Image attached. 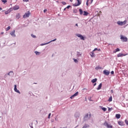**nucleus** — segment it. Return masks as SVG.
<instances>
[{
    "label": "nucleus",
    "instance_id": "obj_1",
    "mask_svg": "<svg viewBox=\"0 0 128 128\" xmlns=\"http://www.w3.org/2000/svg\"><path fill=\"white\" fill-rule=\"evenodd\" d=\"M126 20H124V22L118 21L117 22V24L118 26H124L126 24Z\"/></svg>",
    "mask_w": 128,
    "mask_h": 128
},
{
    "label": "nucleus",
    "instance_id": "obj_2",
    "mask_svg": "<svg viewBox=\"0 0 128 128\" xmlns=\"http://www.w3.org/2000/svg\"><path fill=\"white\" fill-rule=\"evenodd\" d=\"M120 40L122 42H128V38L122 35L120 36Z\"/></svg>",
    "mask_w": 128,
    "mask_h": 128
},
{
    "label": "nucleus",
    "instance_id": "obj_3",
    "mask_svg": "<svg viewBox=\"0 0 128 128\" xmlns=\"http://www.w3.org/2000/svg\"><path fill=\"white\" fill-rule=\"evenodd\" d=\"M104 126H106L107 128H112V126L110 125V124H108V123L106 121H105Z\"/></svg>",
    "mask_w": 128,
    "mask_h": 128
},
{
    "label": "nucleus",
    "instance_id": "obj_4",
    "mask_svg": "<svg viewBox=\"0 0 128 128\" xmlns=\"http://www.w3.org/2000/svg\"><path fill=\"white\" fill-rule=\"evenodd\" d=\"M90 114H86L85 115L84 118V120H90Z\"/></svg>",
    "mask_w": 128,
    "mask_h": 128
},
{
    "label": "nucleus",
    "instance_id": "obj_5",
    "mask_svg": "<svg viewBox=\"0 0 128 128\" xmlns=\"http://www.w3.org/2000/svg\"><path fill=\"white\" fill-rule=\"evenodd\" d=\"M78 4L76 3L73 4L74 6H80L82 4V0H77Z\"/></svg>",
    "mask_w": 128,
    "mask_h": 128
},
{
    "label": "nucleus",
    "instance_id": "obj_6",
    "mask_svg": "<svg viewBox=\"0 0 128 128\" xmlns=\"http://www.w3.org/2000/svg\"><path fill=\"white\" fill-rule=\"evenodd\" d=\"M80 112H76L74 114V116L76 118L77 120H78L80 118Z\"/></svg>",
    "mask_w": 128,
    "mask_h": 128
},
{
    "label": "nucleus",
    "instance_id": "obj_7",
    "mask_svg": "<svg viewBox=\"0 0 128 128\" xmlns=\"http://www.w3.org/2000/svg\"><path fill=\"white\" fill-rule=\"evenodd\" d=\"M30 16V12H28L25 13V14L23 16L24 18H28Z\"/></svg>",
    "mask_w": 128,
    "mask_h": 128
},
{
    "label": "nucleus",
    "instance_id": "obj_8",
    "mask_svg": "<svg viewBox=\"0 0 128 128\" xmlns=\"http://www.w3.org/2000/svg\"><path fill=\"white\" fill-rule=\"evenodd\" d=\"M10 36H12V38H16V30H13L12 32H10Z\"/></svg>",
    "mask_w": 128,
    "mask_h": 128
},
{
    "label": "nucleus",
    "instance_id": "obj_9",
    "mask_svg": "<svg viewBox=\"0 0 128 128\" xmlns=\"http://www.w3.org/2000/svg\"><path fill=\"white\" fill-rule=\"evenodd\" d=\"M76 36L78 38H80V40H84V36H82V35L80 34H76Z\"/></svg>",
    "mask_w": 128,
    "mask_h": 128
},
{
    "label": "nucleus",
    "instance_id": "obj_10",
    "mask_svg": "<svg viewBox=\"0 0 128 128\" xmlns=\"http://www.w3.org/2000/svg\"><path fill=\"white\" fill-rule=\"evenodd\" d=\"M14 90L16 92H18V94H20V90H18L16 88V84L14 85Z\"/></svg>",
    "mask_w": 128,
    "mask_h": 128
},
{
    "label": "nucleus",
    "instance_id": "obj_11",
    "mask_svg": "<svg viewBox=\"0 0 128 128\" xmlns=\"http://www.w3.org/2000/svg\"><path fill=\"white\" fill-rule=\"evenodd\" d=\"M82 52H76V56L77 58H80V57L82 56Z\"/></svg>",
    "mask_w": 128,
    "mask_h": 128
},
{
    "label": "nucleus",
    "instance_id": "obj_12",
    "mask_svg": "<svg viewBox=\"0 0 128 128\" xmlns=\"http://www.w3.org/2000/svg\"><path fill=\"white\" fill-rule=\"evenodd\" d=\"M128 56V54H122V53H119L117 55V56H118V58H122V56Z\"/></svg>",
    "mask_w": 128,
    "mask_h": 128
},
{
    "label": "nucleus",
    "instance_id": "obj_13",
    "mask_svg": "<svg viewBox=\"0 0 128 128\" xmlns=\"http://www.w3.org/2000/svg\"><path fill=\"white\" fill-rule=\"evenodd\" d=\"M20 9V6H18L16 5L12 7V10H18Z\"/></svg>",
    "mask_w": 128,
    "mask_h": 128
},
{
    "label": "nucleus",
    "instance_id": "obj_14",
    "mask_svg": "<svg viewBox=\"0 0 128 128\" xmlns=\"http://www.w3.org/2000/svg\"><path fill=\"white\" fill-rule=\"evenodd\" d=\"M78 94V92H76L72 96L70 97V98H71V100H72V98H74L75 96H76Z\"/></svg>",
    "mask_w": 128,
    "mask_h": 128
},
{
    "label": "nucleus",
    "instance_id": "obj_15",
    "mask_svg": "<svg viewBox=\"0 0 128 128\" xmlns=\"http://www.w3.org/2000/svg\"><path fill=\"white\" fill-rule=\"evenodd\" d=\"M103 72L106 76H108L110 74V72L108 70H104Z\"/></svg>",
    "mask_w": 128,
    "mask_h": 128
},
{
    "label": "nucleus",
    "instance_id": "obj_16",
    "mask_svg": "<svg viewBox=\"0 0 128 128\" xmlns=\"http://www.w3.org/2000/svg\"><path fill=\"white\" fill-rule=\"evenodd\" d=\"M8 76H14V72L10 71L8 74Z\"/></svg>",
    "mask_w": 128,
    "mask_h": 128
},
{
    "label": "nucleus",
    "instance_id": "obj_17",
    "mask_svg": "<svg viewBox=\"0 0 128 128\" xmlns=\"http://www.w3.org/2000/svg\"><path fill=\"white\" fill-rule=\"evenodd\" d=\"M16 18L17 20H20V14H16Z\"/></svg>",
    "mask_w": 128,
    "mask_h": 128
},
{
    "label": "nucleus",
    "instance_id": "obj_18",
    "mask_svg": "<svg viewBox=\"0 0 128 128\" xmlns=\"http://www.w3.org/2000/svg\"><path fill=\"white\" fill-rule=\"evenodd\" d=\"M100 108H102V110L104 112H106V108L102 107V106H100Z\"/></svg>",
    "mask_w": 128,
    "mask_h": 128
},
{
    "label": "nucleus",
    "instance_id": "obj_19",
    "mask_svg": "<svg viewBox=\"0 0 128 128\" xmlns=\"http://www.w3.org/2000/svg\"><path fill=\"white\" fill-rule=\"evenodd\" d=\"M90 55L91 58H94V51L90 53Z\"/></svg>",
    "mask_w": 128,
    "mask_h": 128
},
{
    "label": "nucleus",
    "instance_id": "obj_20",
    "mask_svg": "<svg viewBox=\"0 0 128 128\" xmlns=\"http://www.w3.org/2000/svg\"><path fill=\"white\" fill-rule=\"evenodd\" d=\"M102 83H100L98 86V88H97V90H100V88H102Z\"/></svg>",
    "mask_w": 128,
    "mask_h": 128
},
{
    "label": "nucleus",
    "instance_id": "obj_21",
    "mask_svg": "<svg viewBox=\"0 0 128 128\" xmlns=\"http://www.w3.org/2000/svg\"><path fill=\"white\" fill-rule=\"evenodd\" d=\"M88 12L86 11H84V14L83 16H88Z\"/></svg>",
    "mask_w": 128,
    "mask_h": 128
},
{
    "label": "nucleus",
    "instance_id": "obj_22",
    "mask_svg": "<svg viewBox=\"0 0 128 128\" xmlns=\"http://www.w3.org/2000/svg\"><path fill=\"white\" fill-rule=\"evenodd\" d=\"M90 128V126L88 124H84V126L82 128Z\"/></svg>",
    "mask_w": 128,
    "mask_h": 128
},
{
    "label": "nucleus",
    "instance_id": "obj_23",
    "mask_svg": "<svg viewBox=\"0 0 128 128\" xmlns=\"http://www.w3.org/2000/svg\"><path fill=\"white\" fill-rule=\"evenodd\" d=\"M96 80H98V79L96 78H94L92 80V84H94V82H96Z\"/></svg>",
    "mask_w": 128,
    "mask_h": 128
},
{
    "label": "nucleus",
    "instance_id": "obj_24",
    "mask_svg": "<svg viewBox=\"0 0 128 128\" xmlns=\"http://www.w3.org/2000/svg\"><path fill=\"white\" fill-rule=\"evenodd\" d=\"M95 70H102V67L98 66L96 67Z\"/></svg>",
    "mask_w": 128,
    "mask_h": 128
},
{
    "label": "nucleus",
    "instance_id": "obj_25",
    "mask_svg": "<svg viewBox=\"0 0 128 128\" xmlns=\"http://www.w3.org/2000/svg\"><path fill=\"white\" fill-rule=\"evenodd\" d=\"M118 124L120 126H124V122H120V121H118Z\"/></svg>",
    "mask_w": 128,
    "mask_h": 128
},
{
    "label": "nucleus",
    "instance_id": "obj_26",
    "mask_svg": "<svg viewBox=\"0 0 128 128\" xmlns=\"http://www.w3.org/2000/svg\"><path fill=\"white\" fill-rule=\"evenodd\" d=\"M34 54H36V56H40V52L35 51Z\"/></svg>",
    "mask_w": 128,
    "mask_h": 128
},
{
    "label": "nucleus",
    "instance_id": "obj_27",
    "mask_svg": "<svg viewBox=\"0 0 128 128\" xmlns=\"http://www.w3.org/2000/svg\"><path fill=\"white\" fill-rule=\"evenodd\" d=\"M116 118L118 119L120 118V114H116Z\"/></svg>",
    "mask_w": 128,
    "mask_h": 128
},
{
    "label": "nucleus",
    "instance_id": "obj_28",
    "mask_svg": "<svg viewBox=\"0 0 128 128\" xmlns=\"http://www.w3.org/2000/svg\"><path fill=\"white\" fill-rule=\"evenodd\" d=\"M120 50L118 48H116V50L114 51V52L116 54V52H120Z\"/></svg>",
    "mask_w": 128,
    "mask_h": 128
},
{
    "label": "nucleus",
    "instance_id": "obj_29",
    "mask_svg": "<svg viewBox=\"0 0 128 128\" xmlns=\"http://www.w3.org/2000/svg\"><path fill=\"white\" fill-rule=\"evenodd\" d=\"M108 102H112V96H110L108 100Z\"/></svg>",
    "mask_w": 128,
    "mask_h": 128
},
{
    "label": "nucleus",
    "instance_id": "obj_30",
    "mask_svg": "<svg viewBox=\"0 0 128 128\" xmlns=\"http://www.w3.org/2000/svg\"><path fill=\"white\" fill-rule=\"evenodd\" d=\"M10 10L6 11L5 12V14H10Z\"/></svg>",
    "mask_w": 128,
    "mask_h": 128
},
{
    "label": "nucleus",
    "instance_id": "obj_31",
    "mask_svg": "<svg viewBox=\"0 0 128 128\" xmlns=\"http://www.w3.org/2000/svg\"><path fill=\"white\" fill-rule=\"evenodd\" d=\"M73 60L74 61V62H76V64H78V60L76 58H73Z\"/></svg>",
    "mask_w": 128,
    "mask_h": 128
},
{
    "label": "nucleus",
    "instance_id": "obj_32",
    "mask_svg": "<svg viewBox=\"0 0 128 128\" xmlns=\"http://www.w3.org/2000/svg\"><path fill=\"white\" fill-rule=\"evenodd\" d=\"M50 44V42H46V43H44V44H40V46H46V44Z\"/></svg>",
    "mask_w": 128,
    "mask_h": 128
},
{
    "label": "nucleus",
    "instance_id": "obj_33",
    "mask_svg": "<svg viewBox=\"0 0 128 128\" xmlns=\"http://www.w3.org/2000/svg\"><path fill=\"white\" fill-rule=\"evenodd\" d=\"M79 12H80V14H82V13L84 12H82V9H80Z\"/></svg>",
    "mask_w": 128,
    "mask_h": 128
},
{
    "label": "nucleus",
    "instance_id": "obj_34",
    "mask_svg": "<svg viewBox=\"0 0 128 128\" xmlns=\"http://www.w3.org/2000/svg\"><path fill=\"white\" fill-rule=\"evenodd\" d=\"M10 30V26H8V28H6V32H8V30Z\"/></svg>",
    "mask_w": 128,
    "mask_h": 128
},
{
    "label": "nucleus",
    "instance_id": "obj_35",
    "mask_svg": "<svg viewBox=\"0 0 128 128\" xmlns=\"http://www.w3.org/2000/svg\"><path fill=\"white\" fill-rule=\"evenodd\" d=\"M56 38H54V40H50V42H48L49 44H50V42H56Z\"/></svg>",
    "mask_w": 128,
    "mask_h": 128
},
{
    "label": "nucleus",
    "instance_id": "obj_36",
    "mask_svg": "<svg viewBox=\"0 0 128 128\" xmlns=\"http://www.w3.org/2000/svg\"><path fill=\"white\" fill-rule=\"evenodd\" d=\"M29 126H30V128H34V126H32V123H30L29 124Z\"/></svg>",
    "mask_w": 128,
    "mask_h": 128
},
{
    "label": "nucleus",
    "instance_id": "obj_37",
    "mask_svg": "<svg viewBox=\"0 0 128 128\" xmlns=\"http://www.w3.org/2000/svg\"><path fill=\"white\" fill-rule=\"evenodd\" d=\"M78 10L76 9H74L73 10V12H74V14H76Z\"/></svg>",
    "mask_w": 128,
    "mask_h": 128
},
{
    "label": "nucleus",
    "instance_id": "obj_38",
    "mask_svg": "<svg viewBox=\"0 0 128 128\" xmlns=\"http://www.w3.org/2000/svg\"><path fill=\"white\" fill-rule=\"evenodd\" d=\"M31 36H32V38H36V36H34V34H32Z\"/></svg>",
    "mask_w": 128,
    "mask_h": 128
},
{
    "label": "nucleus",
    "instance_id": "obj_39",
    "mask_svg": "<svg viewBox=\"0 0 128 128\" xmlns=\"http://www.w3.org/2000/svg\"><path fill=\"white\" fill-rule=\"evenodd\" d=\"M8 0H2V2H4V4H6V2H7Z\"/></svg>",
    "mask_w": 128,
    "mask_h": 128
},
{
    "label": "nucleus",
    "instance_id": "obj_40",
    "mask_svg": "<svg viewBox=\"0 0 128 128\" xmlns=\"http://www.w3.org/2000/svg\"><path fill=\"white\" fill-rule=\"evenodd\" d=\"M112 110V108H108V112H110V110Z\"/></svg>",
    "mask_w": 128,
    "mask_h": 128
},
{
    "label": "nucleus",
    "instance_id": "obj_41",
    "mask_svg": "<svg viewBox=\"0 0 128 128\" xmlns=\"http://www.w3.org/2000/svg\"><path fill=\"white\" fill-rule=\"evenodd\" d=\"M50 116H52V114L50 113L48 116V118H50Z\"/></svg>",
    "mask_w": 128,
    "mask_h": 128
},
{
    "label": "nucleus",
    "instance_id": "obj_42",
    "mask_svg": "<svg viewBox=\"0 0 128 128\" xmlns=\"http://www.w3.org/2000/svg\"><path fill=\"white\" fill-rule=\"evenodd\" d=\"M125 123L126 124L127 126H128V120H125Z\"/></svg>",
    "mask_w": 128,
    "mask_h": 128
},
{
    "label": "nucleus",
    "instance_id": "obj_43",
    "mask_svg": "<svg viewBox=\"0 0 128 128\" xmlns=\"http://www.w3.org/2000/svg\"><path fill=\"white\" fill-rule=\"evenodd\" d=\"M62 4H64V5L66 4V2H62Z\"/></svg>",
    "mask_w": 128,
    "mask_h": 128
},
{
    "label": "nucleus",
    "instance_id": "obj_44",
    "mask_svg": "<svg viewBox=\"0 0 128 128\" xmlns=\"http://www.w3.org/2000/svg\"><path fill=\"white\" fill-rule=\"evenodd\" d=\"M48 12V10L44 9V12Z\"/></svg>",
    "mask_w": 128,
    "mask_h": 128
},
{
    "label": "nucleus",
    "instance_id": "obj_45",
    "mask_svg": "<svg viewBox=\"0 0 128 128\" xmlns=\"http://www.w3.org/2000/svg\"><path fill=\"white\" fill-rule=\"evenodd\" d=\"M96 50H98V48H95L93 50V52H96Z\"/></svg>",
    "mask_w": 128,
    "mask_h": 128
},
{
    "label": "nucleus",
    "instance_id": "obj_46",
    "mask_svg": "<svg viewBox=\"0 0 128 128\" xmlns=\"http://www.w3.org/2000/svg\"><path fill=\"white\" fill-rule=\"evenodd\" d=\"M86 6H88V0H87L86 2Z\"/></svg>",
    "mask_w": 128,
    "mask_h": 128
},
{
    "label": "nucleus",
    "instance_id": "obj_47",
    "mask_svg": "<svg viewBox=\"0 0 128 128\" xmlns=\"http://www.w3.org/2000/svg\"><path fill=\"white\" fill-rule=\"evenodd\" d=\"M88 2H90V4H92V2H94V0H88Z\"/></svg>",
    "mask_w": 128,
    "mask_h": 128
},
{
    "label": "nucleus",
    "instance_id": "obj_48",
    "mask_svg": "<svg viewBox=\"0 0 128 128\" xmlns=\"http://www.w3.org/2000/svg\"><path fill=\"white\" fill-rule=\"evenodd\" d=\"M70 8V6H66V8Z\"/></svg>",
    "mask_w": 128,
    "mask_h": 128
},
{
    "label": "nucleus",
    "instance_id": "obj_49",
    "mask_svg": "<svg viewBox=\"0 0 128 128\" xmlns=\"http://www.w3.org/2000/svg\"><path fill=\"white\" fill-rule=\"evenodd\" d=\"M114 74V72L112 71L111 72V74Z\"/></svg>",
    "mask_w": 128,
    "mask_h": 128
},
{
    "label": "nucleus",
    "instance_id": "obj_50",
    "mask_svg": "<svg viewBox=\"0 0 128 128\" xmlns=\"http://www.w3.org/2000/svg\"><path fill=\"white\" fill-rule=\"evenodd\" d=\"M23 2H28V0H23Z\"/></svg>",
    "mask_w": 128,
    "mask_h": 128
},
{
    "label": "nucleus",
    "instance_id": "obj_51",
    "mask_svg": "<svg viewBox=\"0 0 128 128\" xmlns=\"http://www.w3.org/2000/svg\"><path fill=\"white\" fill-rule=\"evenodd\" d=\"M110 92H111L112 94H114V90H110Z\"/></svg>",
    "mask_w": 128,
    "mask_h": 128
},
{
    "label": "nucleus",
    "instance_id": "obj_52",
    "mask_svg": "<svg viewBox=\"0 0 128 128\" xmlns=\"http://www.w3.org/2000/svg\"><path fill=\"white\" fill-rule=\"evenodd\" d=\"M96 86V83H95V84H94V86Z\"/></svg>",
    "mask_w": 128,
    "mask_h": 128
},
{
    "label": "nucleus",
    "instance_id": "obj_53",
    "mask_svg": "<svg viewBox=\"0 0 128 128\" xmlns=\"http://www.w3.org/2000/svg\"><path fill=\"white\" fill-rule=\"evenodd\" d=\"M76 26H78V24H76Z\"/></svg>",
    "mask_w": 128,
    "mask_h": 128
},
{
    "label": "nucleus",
    "instance_id": "obj_54",
    "mask_svg": "<svg viewBox=\"0 0 128 128\" xmlns=\"http://www.w3.org/2000/svg\"><path fill=\"white\" fill-rule=\"evenodd\" d=\"M4 34V32H2L0 33V34Z\"/></svg>",
    "mask_w": 128,
    "mask_h": 128
},
{
    "label": "nucleus",
    "instance_id": "obj_55",
    "mask_svg": "<svg viewBox=\"0 0 128 128\" xmlns=\"http://www.w3.org/2000/svg\"><path fill=\"white\" fill-rule=\"evenodd\" d=\"M55 120H56L58 122V118H55Z\"/></svg>",
    "mask_w": 128,
    "mask_h": 128
},
{
    "label": "nucleus",
    "instance_id": "obj_56",
    "mask_svg": "<svg viewBox=\"0 0 128 128\" xmlns=\"http://www.w3.org/2000/svg\"><path fill=\"white\" fill-rule=\"evenodd\" d=\"M2 8H0V10H2Z\"/></svg>",
    "mask_w": 128,
    "mask_h": 128
},
{
    "label": "nucleus",
    "instance_id": "obj_57",
    "mask_svg": "<svg viewBox=\"0 0 128 128\" xmlns=\"http://www.w3.org/2000/svg\"><path fill=\"white\" fill-rule=\"evenodd\" d=\"M66 10V8H64V10Z\"/></svg>",
    "mask_w": 128,
    "mask_h": 128
},
{
    "label": "nucleus",
    "instance_id": "obj_58",
    "mask_svg": "<svg viewBox=\"0 0 128 128\" xmlns=\"http://www.w3.org/2000/svg\"><path fill=\"white\" fill-rule=\"evenodd\" d=\"M98 50L100 52V49Z\"/></svg>",
    "mask_w": 128,
    "mask_h": 128
},
{
    "label": "nucleus",
    "instance_id": "obj_59",
    "mask_svg": "<svg viewBox=\"0 0 128 128\" xmlns=\"http://www.w3.org/2000/svg\"><path fill=\"white\" fill-rule=\"evenodd\" d=\"M84 90H86V88H84Z\"/></svg>",
    "mask_w": 128,
    "mask_h": 128
},
{
    "label": "nucleus",
    "instance_id": "obj_60",
    "mask_svg": "<svg viewBox=\"0 0 128 128\" xmlns=\"http://www.w3.org/2000/svg\"><path fill=\"white\" fill-rule=\"evenodd\" d=\"M78 127V126H76V128H77Z\"/></svg>",
    "mask_w": 128,
    "mask_h": 128
},
{
    "label": "nucleus",
    "instance_id": "obj_61",
    "mask_svg": "<svg viewBox=\"0 0 128 128\" xmlns=\"http://www.w3.org/2000/svg\"><path fill=\"white\" fill-rule=\"evenodd\" d=\"M54 128H56V127H54Z\"/></svg>",
    "mask_w": 128,
    "mask_h": 128
},
{
    "label": "nucleus",
    "instance_id": "obj_62",
    "mask_svg": "<svg viewBox=\"0 0 128 128\" xmlns=\"http://www.w3.org/2000/svg\"><path fill=\"white\" fill-rule=\"evenodd\" d=\"M70 2H72V0H70Z\"/></svg>",
    "mask_w": 128,
    "mask_h": 128
},
{
    "label": "nucleus",
    "instance_id": "obj_63",
    "mask_svg": "<svg viewBox=\"0 0 128 128\" xmlns=\"http://www.w3.org/2000/svg\"><path fill=\"white\" fill-rule=\"evenodd\" d=\"M70 2H72V0H70Z\"/></svg>",
    "mask_w": 128,
    "mask_h": 128
},
{
    "label": "nucleus",
    "instance_id": "obj_64",
    "mask_svg": "<svg viewBox=\"0 0 128 128\" xmlns=\"http://www.w3.org/2000/svg\"><path fill=\"white\" fill-rule=\"evenodd\" d=\"M0 118H2V116H0Z\"/></svg>",
    "mask_w": 128,
    "mask_h": 128
}]
</instances>
